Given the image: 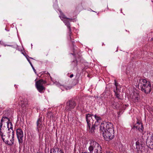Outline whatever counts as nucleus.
<instances>
[{
  "label": "nucleus",
  "instance_id": "obj_1",
  "mask_svg": "<svg viewBox=\"0 0 153 153\" xmlns=\"http://www.w3.org/2000/svg\"><path fill=\"white\" fill-rule=\"evenodd\" d=\"M100 128L105 140L108 141L114 137V130L113 125L111 123H101Z\"/></svg>",
  "mask_w": 153,
  "mask_h": 153
},
{
  "label": "nucleus",
  "instance_id": "obj_2",
  "mask_svg": "<svg viewBox=\"0 0 153 153\" xmlns=\"http://www.w3.org/2000/svg\"><path fill=\"white\" fill-rule=\"evenodd\" d=\"M137 86L141 91L146 94L149 93L151 91V83L145 79H140Z\"/></svg>",
  "mask_w": 153,
  "mask_h": 153
},
{
  "label": "nucleus",
  "instance_id": "obj_3",
  "mask_svg": "<svg viewBox=\"0 0 153 153\" xmlns=\"http://www.w3.org/2000/svg\"><path fill=\"white\" fill-rule=\"evenodd\" d=\"M93 114H86L85 118L87 124V126L89 128V132L92 134L94 132V130L96 129V127L97 126V124L94 123V120L92 119Z\"/></svg>",
  "mask_w": 153,
  "mask_h": 153
},
{
  "label": "nucleus",
  "instance_id": "obj_4",
  "mask_svg": "<svg viewBox=\"0 0 153 153\" xmlns=\"http://www.w3.org/2000/svg\"><path fill=\"white\" fill-rule=\"evenodd\" d=\"M3 141L9 145H13L14 143V132L13 130L9 131L7 134L1 137Z\"/></svg>",
  "mask_w": 153,
  "mask_h": 153
},
{
  "label": "nucleus",
  "instance_id": "obj_5",
  "mask_svg": "<svg viewBox=\"0 0 153 153\" xmlns=\"http://www.w3.org/2000/svg\"><path fill=\"white\" fill-rule=\"evenodd\" d=\"M88 150L94 153H102L101 146L98 142L93 140L90 141Z\"/></svg>",
  "mask_w": 153,
  "mask_h": 153
},
{
  "label": "nucleus",
  "instance_id": "obj_6",
  "mask_svg": "<svg viewBox=\"0 0 153 153\" xmlns=\"http://www.w3.org/2000/svg\"><path fill=\"white\" fill-rule=\"evenodd\" d=\"M47 83V82L43 79H40L36 82L35 83L36 87L40 93H43L45 90V88L43 86V85Z\"/></svg>",
  "mask_w": 153,
  "mask_h": 153
},
{
  "label": "nucleus",
  "instance_id": "obj_7",
  "mask_svg": "<svg viewBox=\"0 0 153 153\" xmlns=\"http://www.w3.org/2000/svg\"><path fill=\"white\" fill-rule=\"evenodd\" d=\"M136 125V128L139 131L141 132L142 134V137L145 140V141L147 140V137L145 136V135H144L145 134H146V131H144V128L143 126V124L142 123L140 122L138 120L137 122Z\"/></svg>",
  "mask_w": 153,
  "mask_h": 153
},
{
  "label": "nucleus",
  "instance_id": "obj_8",
  "mask_svg": "<svg viewBox=\"0 0 153 153\" xmlns=\"http://www.w3.org/2000/svg\"><path fill=\"white\" fill-rule=\"evenodd\" d=\"M28 101L27 99L20 97L19 99V103L22 110H24L28 105Z\"/></svg>",
  "mask_w": 153,
  "mask_h": 153
},
{
  "label": "nucleus",
  "instance_id": "obj_9",
  "mask_svg": "<svg viewBox=\"0 0 153 153\" xmlns=\"http://www.w3.org/2000/svg\"><path fill=\"white\" fill-rule=\"evenodd\" d=\"M76 105V102L73 100H70L66 103L65 110L66 111H71L72 109L74 108Z\"/></svg>",
  "mask_w": 153,
  "mask_h": 153
},
{
  "label": "nucleus",
  "instance_id": "obj_10",
  "mask_svg": "<svg viewBox=\"0 0 153 153\" xmlns=\"http://www.w3.org/2000/svg\"><path fill=\"white\" fill-rule=\"evenodd\" d=\"M16 134L17 138L19 144L22 143L24 138L23 133L22 130L21 128H18L16 130Z\"/></svg>",
  "mask_w": 153,
  "mask_h": 153
},
{
  "label": "nucleus",
  "instance_id": "obj_11",
  "mask_svg": "<svg viewBox=\"0 0 153 153\" xmlns=\"http://www.w3.org/2000/svg\"><path fill=\"white\" fill-rule=\"evenodd\" d=\"M68 19H64L62 20L63 22L65 24V25H66L68 27V35L69 36L70 40L71 41L73 45H74V42L72 40V38L71 37V35L72 34L71 30V28L70 26V23L69 22L68 20Z\"/></svg>",
  "mask_w": 153,
  "mask_h": 153
},
{
  "label": "nucleus",
  "instance_id": "obj_12",
  "mask_svg": "<svg viewBox=\"0 0 153 153\" xmlns=\"http://www.w3.org/2000/svg\"><path fill=\"white\" fill-rule=\"evenodd\" d=\"M36 130L39 132V131L42 129V118H39L37 120L36 122Z\"/></svg>",
  "mask_w": 153,
  "mask_h": 153
},
{
  "label": "nucleus",
  "instance_id": "obj_13",
  "mask_svg": "<svg viewBox=\"0 0 153 153\" xmlns=\"http://www.w3.org/2000/svg\"><path fill=\"white\" fill-rule=\"evenodd\" d=\"M3 124L0 123V135L1 137H3L4 135V134L5 132V130L7 129V128L5 126L2 127Z\"/></svg>",
  "mask_w": 153,
  "mask_h": 153
},
{
  "label": "nucleus",
  "instance_id": "obj_14",
  "mask_svg": "<svg viewBox=\"0 0 153 153\" xmlns=\"http://www.w3.org/2000/svg\"><path fill=\"white\" fill-rule=\"evenodd\" d=\"M74 53H73L71 54H72L74 57H75V59L72 62V64L73 65L74 67H76L78 65V62L76 59V52L75 51V49H73Z\"/></svg>",
  "mask_w": 153,
  "mask_h": 153
},
{
  "label": "nucleus",
  "instance_id": "obj_15",
  "mask_svg": "<svg viewBox=\"0 0 153 153\" xmlns=\"http://www.w3.org/2000/svg\"><path fill=\"white\" fill-rule=\"evenodd\" d=\"M50 153H64L63 151L57 147H54L51 150Z\"/></svg>",
  "mask_w": 153,
  "mask_h": 153
},
{
  "label": "nucleus",
  "instance_id": "obj_16",
  "mask_svg": "<svg viewBox=\"0 0 153 153\" xmlns=\"http://www.w3.org/2000/svg\"><path fill=\"white\" fill-rule=\"evenodd\" d=\"M133 101L134 102H138L140 99V95L139 94L135 93L133 96Z\"/></svg>",
  "mask_w": 153,
  "mask_h": 153
},
{
  "label": "nucleus",
  "instance_id": "obj_17",
  "mask_svg": "<svg viewBox=\"0 0 153 153\" xmlns=\"http://www.w3.org/2000/svg\"><path fill=\"white\" fill-rule=\"evenodd\" d=\"M59 10L60 13V16H59V17L62 20H63L64 19H69L71 21L72 20H73L72 19L68 18L66 17L65 15L62 12L60 9Z\"/></svg>",
  "mask_w": 153,
  "mask_h": 153
},
{
  "label": "nucleus",
  "instance_id": "obj_18",
  "mask_svg": "<svg viewBox=\"0 0 153 153\" xmlns=\"http://www.w3.org/2000/svg\"><path fill=\"white\" fill-rule=\"evenodd\" d=\"M7 123V126L8 130L9 131H11L13 129V125L11 122L10 120H9L8 121L6 122Z\"/></svg>",
  "mask_w": 153,
  "mask_h": 153
},
{
  "label": "nucleus",
  "instance_id": "obj_19",
  "mask_svg": "<svg viewBox=\"0 0 153 153\" xmlns=\"http://www.w3.org/2000/svg\"><path fill=\"white\" fill-rule=\"evenodd\" d=\"M94 116V115H93V116ZM94 117L95 119L96 120V121L94 123H95V124H97V125H98L101 122V119L100 117L96 115H94Z\"/></svg>",
  "mask_w": 153,
  "mask_h": 153
},
{
  "label": "nucleus",
  "instance_id": "obj_20",
  "mask_svg": "<svg viewBox=\"0 0 153 153\" xmlns=\"http://www.w3.org/2000/svg\"><path fill=\"white\" fill-rule=\"evenodd\" d=\"M112 107L114 108H119L120 105H119L118 103L114 101L111 102Z\"/></svg>",
  "mask_w": 153,
  "mask_h": 153
},
{
  "label": "nucleus",
  "instance_id": "obj_21",
  "mask_svg": "<svg viewBox=\"0 0 153 153\" xmlns=\"http://www.w3.org/2000/svg\"><path fill=\"white\" fill-rule=\"evenodd\" d=\"M147 146L151 149H153V140L151 139L150 141L146 143Z\"/></svg>",
  "mask_w": 153,
  "mask_h": 153
},
{
  "label": "nucleus",
  "instance_id": "obj_22",
  "mask_svg": "<svg viewBox=\"0 0 153 153\" xmlns=\"http://www.w3.org/2000/svg\"><path fill=\"white\" fill-rule=\"evenodd\" d=\"M114 92L115 93V95L116 96V98L119 100L121 99L120 95L119 93L120 92V90H114Z\"/></svg>",
  "mask_w": 153,
  "mask_h": 153
},
{
  "label": "nucleus",
  "instance_id": "obj_23",
  "mask_svg": "<svg viewBox=\"0 0 153 153\" xmlns=\"http://www.w3.org/2000/svg\"><path fill=\"white\" fill-rule=\"evenodd\" d=\"M9 120H10V119L7 117L6 116L3 117L1 120L0 123L2 124V123L4 122H6L8 121Z\"/></svg>",
  "mask_w": 153,
  "mask_h": 153
},
{
  "label": "nucleus",
  "instance_id": "obj_24",
  "mask_svg": "<svg viewBox=\"0 0 153 153\" xmlns=\"http://www.w3.org/2000/svg\"><path fill=\"white\" fill-rule=\"evenodd\" d=\"M115 85L116 87V90H120L119 88H121L120 86L119 85V84L117 82L116 80H114Z\"/></svg>",
  "mask_w": 153,
  "mask_h": 153
},
{
  "label": "nucleus",
  "instance_id": "obj_25",
  "mask_svg": "<svg viewBox=\"0 0 153 153\" xmlns=\"http://www.w3.org/2000/svg\"><path fill=\"white\" fill-rule=\"evenodd\" d=\"M48 116H50V117L51 118L52 117V118H53V114L51 112H48Z\"/></svg>",
  "mask_w": 153,
  "mask_h": 153
},
{
  "label": "nucleus",
  "instance_id": "obj_26",
  "mask_svg": "<svg viewBox=\"0 0 153 153\" xmlns=\"http://www.w3.org/2000/svg\"><path fill=\"white\" fill-rule=\"evenodd\" d=\"M66 87H65V88L67 90L70 89L72 88V86H66Z\"/></svg>",
  "mask_w": 153,
  "mask_h": 153
},
{
  "label": "nucleus",
  "instance_id": "obj_27",
  "mask_svg": "<svg viewBox=\"0 0 153 153\" xmlns=\"http://www.w3.org/2000/svg\"><path fill=\"white\" fill-rule=\"evenodd\" d=\"M31 66L33 70L35 72V73H36V70L35 69L34 67H33V65L32 64V65H31Z\"/></svg>",
  "mask_w": 153,
  "mask_h": 153
},
{
  "label": "nucleus",
  "instance_id": "obj_28",
  "mask_svg": "<svg viewBox=\"0 0 153 153\" xmlns=\"http://www.w3.org/2000/svg\"><path fill=\"white\" fill-rule=\"evenodd\" d=\"M27 59L28 60V62H29L30 65H32V64L31 62L30 61V59L28 58H27Z\"/></svg>",
  "mask_w": 153,
  "mask_h": 153
},
{
  "label": "nucleus",
  "instance_id": "obj_29",
  "mask_svg": "<svg viewBox=\"0 0 153 153\" xmlns=\"http://www.w3.org/2000/svg\"><path fill=\"white\" fill-rule=\"evenodd\" d=\"M114 144H115V146H117L118 144V143L117 142H115V143H114Z\"/></svg>",
  "mask_w": 153,
  "mask_h": 153
},
{
  "label": "nucleus",
  "instance_id": "obj_30",
  "mask_svg": "<svg viewBox=\"0 0 153 153\" xmlns=\"http://www.w3.org/2000/svg\"><path fill=\"white\" fill-rule=\"evenodd\" d=\"M25 56L26 58L27 59V58H28L29 56L27 55V54L25 55Z\"/></svg>",
  "mask_w": 153,
  "mask_h": 153
},
{
  "label": "nucleus",
  "instance_id": "obj_31",
  "mask_svg": "<svg viewBox=\"0 0 153 153\" xmlns=\"http://www.w3.org/2000/svg\"><path fill=\"white\" fill-rule=\"evenodd\" d=\"M74 76V75L73 74H71L70 76V78H72V77H73Z\"/></svg>",
  "mask_w": 153,
  "mask_h": 153
},
{
  "label": "nucleus",
  "instance_id": "obj_32",
  "mask_svg": "<svg viewBox=\"0 0 153 153\" xmlns=\"http://www.w3.org/2000/svg\"><path fill=\"white\" fill-rule=\"evenodd\" d=\"M139 142H138V141L136 142V145H139Z\"/></svg>",
  "mask_w": 153,
  "mask_h": 153
},
{
  "label": "nucleus",
  "instance_id": "obj_33",
  "mask_svg": "<svg viewBox=\"0 0 153 153\" xmlns=\"http://www.w3.org/2000/svg\"><path fill=\"white\" fill-rule=\"evenodd\" d=\"M136 128V125H134L133 126L132 128Z\"/></svg>",
  "mask_w": 153,
  "mask_h": 153
},
{
  "label": "nucleus",
  "instance_id": "obj_34",
  "mask_svg": "<svg viewBox=\"0 0 153 153\" xmlns=\"http://www.w3.org/2000/svg\"><path fill=\"white\" fill-rule=\"evenodd\" d=\"M138 153H142V151L141 150H139L138 151Z\"/></svg>",
  "mask_w": 153,
  "mask_h": 153
},
{
  "label": "nucleus",
  "instance_id": "obj_35",
  "mask_svg": "<svg viewBox=\"0 0 153 153\" xmlns=\"http://www.w3.org/2000/svg\"><path fill=\"white\" fill-rule=\"evenodd\" d=\"M86 153H93L92 152H91V151H89V152H86Z\"/></svg>",
  "mask_w": 153,
  "mask_h": 153
},
{
  "label": "nucleus",
  "instance_id": "obj_36",
  "mask_svg": "<svg viewBox=\"0 0 153 153\" xmlns=\"http://www.w3.org/2000/svg\"><path fill=\"white\" fill-rule=\"evenodd\" d=\"M22 53L24 55V56H25V53H23V52H22Z\"/></svg>",
  "mask_w": 153,
  "mask_h": 153
},
{
  "label": "nucleus",
  "instance_id": "obj_37",
  "mask_svg": "<svg viewBox=\"0 0 153 153\" xmlns=\"http://www.w3.org/2000/svg\"><path fill=\"white\" fill-rule=\"evenodd\" d=\"M81 153H86V152H82Z\"/></svg>",
  "mask_w": 153,
  "mask_h": 153
},
{
  "label": "nucleus",
  "instance_id": "obj_38",
  "mask_svg": "<svg viewBox=\"0 0 153 153\" xmlns=\"http://www.w3.org/2000/svg\"><path fill=\"white\" fill-rule=\"evenodd\" d=\"M102 46L103 45H104V43H102Z\"/></svg>",
  "mask_w": 153,
  "mask_h": 153
},
{
  "label": "nucleus",
  "instance_id": "obj_39",
  "mask_svg": "<svg viewBox=\"0 0 153 153\" xmlns=\"http://www.w3.org/2000/svg\"><path fill=\"white\" fill-rule=\"evenodd\" d=\"M30 59H33V58H32L30 57Z\"/></svg>",
  "mask_w": 153,
  "mask_h": 153
},
{
  "label": "nucleus",
  "instance_id": "obj_40",
  "mask_svg": "<svg viewBox=\"0 0 153 153\" xmlns=\"http://www.w3.org/2000/svg\"><path fill=\"white\" fill-rule=\"evenodd\" d=\"M81 6H82V3H81Z\"/></svg>",
  "mask_w": 153,
  "mask_h": 153
}]
</instances>
